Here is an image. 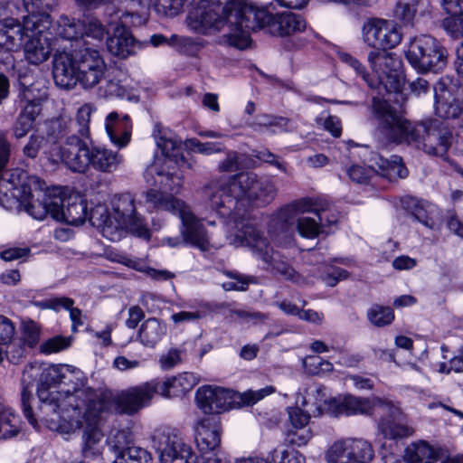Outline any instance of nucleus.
Returning <instances> with one entry per match:
<instances>
[{"label":"nucleus","instance_id":"f257e3e1","mask_svg":"<svg viewBox=\"0 0 463 463\" xmlns=\"http://www.w3.org/2000/svg\"><path fill=\"white\" fill-rule=\"evenodd\" d=\"M37 394L42 410L55 414L46 419L50 430L65 435L82 430V455L93 458L100 454L101 424L109 402L87 385L81 372L67 365H48L40 373Z\"/></svg>","mask_w":463,"mask_h":463},{"label":"nucleus","instance_id":"f03ea898","mask_svg":"<svg viewBox=\"0 0 463 463\" xmlns=\"http://www.w3.org/2000/svg\"><path fill=\"white\" fill-rule=\"evenodd\" d=\"M206 205L228 218L229 234L239 233L242 223L254 226L246 213L270 203L277 195L274 183L253 173H241L225 181H212L203 190Z\"/></svg>","mask_w":463,"mask_h":463},{"label":"nucleus","instance_id":"7ed1b4c3","mask_svg":"<svg viewBox=\"0 0 463 463\" xmlns=\"http://www.w3.org/2000/svg\"><path fill=\"white\" fill-rule=\"evenodd\" d=\"M225 28L228 32L222 36V43L244 50L251 43V31L265 29L271 35L285 37L303 32L306 21L291 12L272 14L247 0H230L226 2Z\"/></svg>","mask_w":463,"mask_h":463},{"label":"nucleus","instance_id":"20e7f679","mask_svg":"<svg viewBox=\"0 0 463 463\" xmlns=\"http://www.w3.org/2000/svg\"><path fill=\"white\" fill-rule=\"evenodd\" d=\"M373 116L384 137L395 144L406 143L430 156H443L451 145V133L439 119L413 126L386 100L373 99Z\"/></svg>","mask_w":463,"mask_h":463},{"label":"nucleus","instance_id":"39448f33","mask_svg":"<svg viewBox=\"0 0 463 463\" xmlns=\"http://www.w3.org/2000/svg\"><path fill=\"white\" fill-rule=\"evenodd\" d=\"M107 69L103 56L94 48L57 52L53 56V80L64 90H71L77 83L85 90L93 89L105 79Z\"/></svg>","mask_w":463,"mask_h":463},{"label":"nucleus","instance_id":"423d86ee","mask_svg":"<svg viewBox=\"0 0 463 463\" xmlns=\"http://www.w3.org/2000/svg\"><path fill=\"white\" fill-rule=\"evenodd\" d=\"M87 218L111 241H119L127 230L146 240L150 237V232L144 219L137 214L134 198L129 194L115 197L111 211L103 204L96 205Z\"/></svg>","mask_w":463,"mask_h":463},{"label":"nucleus","instance_id":"0eeeda50","mask_svg":"<svg viewBox=\"0 0 463 463\" xmlns=\"http://www.w3.org/2000/svg\"><path fill=\"white\" fill-rule=\"evenodd\" d=\"M145 202L153 210H162L178 216L182 222L181 237H167L164 243L170 247H179L189 243L204 250L209 245V237L200 220L183 200L174 196L148 190L145 193Z\"/></svg>","mask_w":463,"mask_h":463},{"label":"nucleus","instance_id":"6e6552de","mask_svg":"<svg viewBox=\"0 0 463 463\" xmlns=\"http://www.w3.org/2000/svg\"><path fill=\"white\" fill-rule=\"evenodd\" d=\"M2 203L8 210L24 209L33 219L42 221L48 214L52 217V208L61 205L62 188L52 187L43 192L41 180L33 176L26 184L12 185L11 199Z\"/></svg>","mask_w":463,"mask_h":463},{"label":"nucleus","instance_id":"1a4fd4ad","mask_svg":"<svg viewBox=\"0 0 463 463\" xmlns=\"http://www.w3.org/2000/svg\"><path fill=\"white\" fill-rule=\"evenodd\" d=\"M230 244L235 247H249L256 252L272 270L281 275L285 279L297 284H302L305 279L296 272L287 262L279 260V255L268 243L267 239L255 226L242 223L239 233L227 235Z\"/></svg>","mask_w":463,"mask_h":463},{"label":"nucleus","instance_id":"9d476101","mask_svg":"<svg viewBox=\"0 0 463 463\" xmlns=\"http://www.w3.org/2000/svg\"><path fill=\"white\" fill-rule=\"evenodd\" d=\"M317 409L320 412L323 410L327 411L334 416H351V415H367L373 411H378L379 409L392 411L397 414V410L392 402L380 399L378 397L362 398L351 394L327 398L326 389L319 386L316 389Z\"/></svg>","mask_w":463,"mask_h":463},{"label":"nucleus","instance_id":"9b49d317","mask_svg":"<svg viewBox=\"0 0 463 463\" xmlns=\"http://www.w3.org/2000/svg\"><path fill=\"white\" fill-rule=\"evenodd\" d=\"M404 55L410 65L418 73L439 72L447 64L448 53L438 41L430 35H420L410 40Z\"/></svg>","mask_w":463,"mask_h":463},{"label":"nucleus","instance_id":"f8f14e48","mask_svg":"<svg viewBox=\"0 0 463 463\" xmlns=\"http://www.w3.org/2000/svg\"><path fill=\"white\" fill-rule=\"evenodd\" d=\"M153 447L159 452L160 463H192L194 452L177 431L164 426L155 430Z\"/></svg>","mask_w":463,"mask_h":463},{"label":"nucleus","instance_id":"ddd939ff","mask_svg":"<svg viewBox=\"0 0 463 463\" xmlns=\"http://www.w3.org/2000/svg\"><path fill=\"white\" fill-rule=\"evenodd\" d=\"M34 20V26L32 31L24 33V56L28 62L38 65L47 61L52 52L56 48L57 38L51 31V21L45 16L43 23L37 24Z\"/></svg>","mask_w":463,"mask_h":463},{"label":"nucleus","instance_id":"4468645a","mask_svg":"<svg viewBox=\"0 0 463 463\" xmlns=\"http://www.w3.org/2000/svg\"><path fill=\"white\" fill-rule=\"evenodd\" d=\"M90 152L85 141L74 134L66 137L61 146L45 150L50 160L61 161L70 170L78 173H84L90 166Z\"/></svg>","mask_w":463,"mask_h":463},{"label":"nucleus","instance_id":"2eb2a0df","mask_svg":"<svg viewBox=\"0 0 463 463\" xmlns=\"http://www.w3.org/2000/svg\"><path fill=\"white\" fill-rule=\"evenodd\" d=\"M364 43L376 50H390L402 40L401 27L393 20L372 18L363 25Z\"/></svg>","mask_w":463,"mask_h":463},{"label":"nucleus","instance_id":"dca6fc26","mask_svg":"<svg viewBox=\"0 0 463 463\" xmlns=\"http://www.w3.org/2000/svg\"><path fill=\"white\" fill-rule=\"evenodd\" d=\"M437 115L455 118L463 111V86L457 79L444 76L434 86Z\"/></svg>","mask_w":463,"mask_h":463},{"label":"nucleus","instance_id":"f3484780","mask_svg":"<svg viewBox=\"0 0 463 463\" xmlns=\"http://www.w3.org/2000/svg\"><path fill=\"white\" fill-rule=\"evenodd\" d=\"M368 62L388 91L401 90L404 77L399 72L402 66L399 57L387 50H374L369 52Z\"/></svg>","mask_w":463,"mask_h":463},{"label":"nucleus","instance_id":"a211bd4d","mask_svg":"<svg viewBox=\"0 0 463 463\" xmlns=\"http://www.w3.org/2000/svg\"><path fill=\"white\" fill-rule=\"evenodd\" d=\"M197 406L205 414H218L239 406L236 392L218 386L204 385L195 393Z\"/></svg>","mask_w":463,"mask_h":463},{"label":"nucleus","instance_id":"6ab92c4d","mask_svg":"<svg viewBox=\"0 0 463 463\" xmlns=\"http://www.w3.org/2000/svg\"><path fill=\"white\" fill-rule=\"evenodd\" d=\"M156 393L160 394L158 380H152L121 392L117 402L124 412L132 414L148 406Z\"/></svg>","mask_w":463,"mask_h":463},{"label":"nucleus","instance_id":"aec40b11","mask_svg":"<svg viewBox=\"0 0 463 463\" xmlns=\"http://www.w3.org/2000/svg\"><path fill=\"white\" fill-rule=\"evenodd\" d=\"M144 176L149 185L159 187L162 190L153 189L154 191L159 192L164 195L173 196L172 194H164L163 191L178 194L183 187V175L179 171H175L173 165L167 167L159 165L158 162H154L147 166Z\"/></svg>","mask_w":463,"mask_h":463},{"label":"nucleus","instance_id":"412c9836","mask_svg":"<svg viewBox=\"0 0 463 463\" xmlns=\"http://www.w3.org/2000/svg\"><path fill=\"white\" fill-rule=\"evenodd\" d=\"M108 25L111 27L112 32L107 36L108 52L119 59H127L128 57L137 53L141 45L137 42L128 27L122 24L109 21Z\"/></svg>","mask_w":463,"mask_h":463},{"label":"nucleus","instance_id":"4be33fe9","mask_svg":"<svg viewBox=\"0 0 463 463\" xmlns=\"http://www.w3.org/2000/svg\"><path fill=\"white\" fill-rule=\"evenodd\" d=\"M194 440L202 452L213 451L221 443V426L218 420L211 417L198 420L194 426Z\"/></svg>","mask_w":463,"mask_h":463},{"label":"nucleus","instance_id":"5701e85b","mask_svg":"<svg viewBox=\"0 0 463 463\" xmlns=\"http://www.w3.org/2000/svg\"><path fill=\"white\" fill-rule=\"evenodd\" d=\"M156 146L160 149L164 158H157L155 162H158L159 165L165 166H171L176 164L179 166H183L185 164L183 156L178 154V140L174 135L166 129H162L159 125L155 127L153 132Z\"/></svg>","mask_w":463,"mask_h":463},{"label":"nucleus","instance_id":"b1692460","mask_svg":"<svg viewBox=\"0 0 463 463\" xmlns=\"http://www.w3.org/2000/svg\"><path fill=\"white\" fill-rule=\"evenodd\" d=\"M397 414L390 410L379 409L380 419L378 429L385 439H396L412 435L413 429L404 423V417L401 410L394 405Z\"/></svg>","mask_w":463,"mask_h":463},{"label":"nucleus","instance_id":"393cba45","mask_svg":"<svg viewBox=\"0 0 463 463\" xmlns=\"http://www.w3.org/2000/svg\"><path fill=\"white\" fill-rule=\"evenodd\" d=\"M200 381L201 377L192 372H184L165 381H158L160 395L165 398L182 396L189 392Z\"/></svg>","mask_w":463,"mask_h":463},{"label":"nucleus","instance_id":"a878e982","mask_svg":"<svg viewBox=\"0 0 463 463\" xmlns=\"http://www.w3.org/2000/svg\"><path fill=\"white\" fill-rule=\"evenodd\" d=\"M65 201L62 195L61 205L52 208V218L74 226L84 223L88 217L86 203L77 197L68 198L66 205Z\"/></svg>","mask_w":463,"mask_h":463},{"label":"nucleus","instance_id":"bb28decb","mask_svg":"<svg viewBox=\"0 0 463 463\" xmlns=\"http://www.w3.org/2000/svg\"><path fill=\"white\" fill-rule=\"evenodd\" d=\"M105 128L109 140L116 146L121 148L129 143L132 124L128 115L120 116L117 112L109 113L106 118Z\"/></svg>","mask_w":463,"mask_h":463},{"label":"nucleus","instance_id":"cd10ccee","mask_svg":"<svg viewBox=\"0 0 463 463\" xmlns=\"http://www.w3.org/2000/svg\"><path fill=\"white\" fill-rule=\"evenodd\" d=\"M33 19H24L22 24H8L0 28V47L13 51L24 43V33L32 31L34 26Z\"/></svg>","mask_w":463,"mask_h":463},{"label":"nucleus","instance_id":"c85d7f7f","mask_svg":"<svg viewBox=\"0 0 463 463\" xmlns=\"http://www.w3.org/2000/svg\"><path fill=\"white\" fill-rule=\"evenodd\" d=\"M123 160L122 155L118 152L106 147L94 146L90 152V165L102 173H112L118 169Z\"/></svg>","mask_w":463,"mask_h":463},{"label":"nucleus","instance_id":"c756f323","mask_svg":"<svg viewBox=\"0 0 463 463\" xmlns=\"http://www.w3.org/2000/svg\"><path fill=\"white\" fill-rule=\"evenodd\" d=\"M449 17L443 20L444 29L453 37L463 35V0H441Z\"/></svg>","mask_w":463,"mask_h":463},{"label":"nucleus","instance_id":"7c9ffc66","mask_svg":"<svg viewBox=\"0 0 463 463\" xmlns=\"http://www.w3.org/2000/svg\"><path fill=\"white\" fill-rule=\"evenodd\" d=\"M372 161L374 165V172L389 181L405 178L408 175L401 157L397 156H392V159H387L380 155H375Z\"/></svg>","mask_w":463,"mask_h":463},{"label":"nucleus","instance_id":"2f4dec72","mask_svg":"<svg viewBox=\"0 0 463 463\" xmlns=\"http://www.w3.org/2000/svg\"><path fill=\"white\" fill-rule=\"evenodd\" d=\"M166 325L157 318H148L142 325L138 332L141 344L146 347H155L165 335Z\"/></svg>","mask_w":463,"mask_h":463},{"label":"nucleus","instance_id":"473e14b6","mask_svg":"<svg viewBox=\"0 0 463 463\" xmlns=\"http://www.w3.org/2000/svg\"><path fill=\"white\" fill-rule=\"evenodd\" d=\"M71 128V119L68 116H61L48 121L46 124V142H49L50 146L46 150L54 146H61L59 143L69 137Z\"/></svg>","mask_w":463,"mask_h":463},{"label":"nucleus","instance_id":"72a5a7b5","mask_svg":"<svg viewBox=\"0 0 463 463\" xmlns=\"http://www.w3.org/2000/svg\"><path fill=\"white\" fill-rule=\"evenodd\" d=\"M305 458L297 450L283 449L273 450L270 460L261 457H249L237 458L234 463H304Z\"/></svg>","mask_w":463,"mask_h":463},{"label":"nucleus","instance_id":"f704fd0d","mask_svg":"<svg viewBox=\"0 0 463 463\" xmlns=\"http://www.w3.org/2000/svg\"><path fill=\"white\" fill-rule=\"evenodd\" d=\"M437 457V450L423 440L411 444L405 453L407 463H433Z\"/></svg>","mask_w":463,"mask_h":463},{"label":"nucleus","instance_id":"c9c22d12","mask_svg":"<svg viewBox=\"0 0 463 463\" xmlns=\"http://www.w3.org/2000/svg\"><path fill=\"white\" fill-rule=\"evenodd\" d=\"M352 463H370L374 450L370 441L363 438H346Z\"/></svg>","mask_w":463,"mask_h":463},{"label":"nucleus","instance_id":"e433bc0d","mask_svg":"<svg viewBox=\"0 0 463 463\" xmlns=\"http://www.w3.org/2000/svg\"><path fill=\"white\" fill-rule=\"evenodd\" d=\"M81 20L69 17L65 14L61 15L56 22V25H51V31L53 36H59L65 40H76L81 36Z\"/></svg>","mask_w":463,"mask_h":463},{"label":"nucleus","instance_id":"4c0bfd02","mask_svg":"<svg viewBox=\"0 0 463 463\" xmlns=\"http://www.w3.org/2000/svg\"><path fill=\"white\" fill-rule=\"evenodd\" d=\"M21 430V420L14 410L0 405V439L16 436Z\"/></svg>","mask_w":463,"mask_h":463},{"label":"nucleus","instance_id":"58836bf2","mask_svg":"<svg viewBox=\"0 0 463 463\" xmlns=\"http://www.w3.org/2000/svg\"><path fill=\"white\" fill-rule=\"evenodd\" d=\"M58 5V0H24V6L29 14L24 19H35L37 24L43 23L45 16L51 21V16L48 14Z\"/></svg>","mask_w":463,"mask_h":463},{"label":"nucleus","instance_id":"ea45409f","mask_svg":"<svg viewBox=\"0 0 463 463\" xmlns=\"http://www.w3.org/2000/svg\"><path fill=\"white\" fill-rule=\"evenodd\" d=\"M288 119L281 117H275L271 115H260L256 118L248 123V125L255 131L261 132L264 129L269 130L271 133L286 130Z\"/></svg>","mask_w":463,"mask_h":463},{"label":"nucleus","instance_id":"a19ab883","mask_svg":"<svg viewBox=\"0 0 463 463\" xmlns=\"http://www.w3.org/2000/svg\"><path fill=\"white\" fill-rule=\"evenodd\" d=\"M81 28L80 38H90L99 43H101L104 37L109 33L99 19L90 15L85 16L81 20Z\"/></svg>","mask_w":463,"mask_h":463},{"label":"nucleus","instance_id":"79ce46f5","mask_svg":"<svg viewBox=\"0 0 463 463\" xmlns=\"http://www.w3.org/2000/svg\"><path fill=\"white\" fill-rule=\"evenodd\" d=\"M346 438L334 441L325 453L326 463H352Z\"/></svg>","mask_w":463,"mask_h":463},{"label":"nucleus","instance_id":"37998d69","mask_svg":"<svg viewBox=\"0 0 463 463\" xmlns=\"http://www.w3.org/2000/svg\"><path fill=\"white\" fill-rule=\"evenodd\" d=\"M113 463H153L151 453L141 447H127L125 453L118 455Z\"/></svg>","mask_w":463,"mask_h":463},{"label":"nucleus","instance_id":"c03bdc74","mask_svg":"<svg viewBox=\"0 0 463 463\" xmlns=\"http://www.w3.org/2000/svg\"><path fill=\"white\" fill-rule=\"evenodd\" d=\"M298 213H314L322 222L324 217L322 213L329 210V203L321 200L303 198L291 203Z\"/></svg>","mask_w":463,"mask_h":463},{"label":"nucleus","instance_id":"a18cd8bd","mask_svg":"<svg viewBox=\"0 0 463 463\" xmlns=\"http://www.w3.org/2000/svg\"><path fill=\"white\" fill-rule=\"evenodd\" d=\"M367 318L374 326L382 327L392 324L394 313L389 307L373 305L367 311Z\"/></svg>","mask_w":463,"mask_h":463},{"label":"nucleus","instance_id":"49530a36","mask_svg":"<svg viewBox=\"0 0 463 463\" xmlns=\"http://www.w3.org/2000/svg\"><path fill=\"white\" fill-rule=\"evenodd\" d=\"M127 75L121 71H114L106 81L105 92L107 96L123 98L128 90L125 83Z\"/></svg>","mask_w":463,"mask_h":463},{"label":"nucleus","instance_id":"de8ad7c7","mask_svg":"<svg viewBox=\"0 0 463 463\" xmlns=\"http://www.w3.org/2000/svg\"><path fill=\"white\" fill-rule=\"evenodd\" d=\"M185 146L193 152H196L203 156H211L225 151V146L221 142H201L197 138L187 139L185 141Z\"/></svg>","mask_w":463,"mask_h":463},{"label":"nucleus","instance_id":"09e8293b","mask_svg":"<svg viewBox=\"0 0 463 463\" xmlns=\"http://www.w3.org/2000/svg\"><path fill=\"white\" fill-rule=\"evenodd\" d=\"M275 392V388L271 385H267L259 390H248L242 393L236 392V401L239 402V406L241 405H254L265 397L271 395Z\"/></svg>","mask_w":463,"mask_h":463},{"label":"nucleus","instance_id":"8fccbe9b","mask_svg":"<svg viewBox=\"0 0 463 463\" xmlns=\"http://www.w3.org/2000/svg\"><path fill=\"white\" fill-rule=\"evenodd\" d=\"M15 327L14 323L6 317L0 315V362L3 360L5 351L4 347L8 346L14 340Z\"/></svg>","mask_w":463,"mask_h":463},{"label":"nucleus","instance_id":"3c124183","mask_svg":"<svg viewBox=\"0 0 463 463\" xmlns=\"http://www.w3.org/2000/svg\"><path fill=\"white\" fill-rule=\"evenodd\" d=\"M226 275L232 279L222 284V288L227 291H245L247 290L250 284L257 282L254 277L247 276L238 272L230 271L227 272Z\"/></svg>","mask_w":463,"mask_h":463},{"label":"nucleus","instance_id":"603ef678","mask_svg":"<svg viewBox=\"0 0 463 463\" xmlns=\"http://www.w3.org/2000/svg\"><path fill=\"white\" fill-rule=\"evenodd\" d=\"M320 230V223L312 218L300 217L297 219V231L303 238L315 239L319 235Z\"/></svg>","mask_w":463,"mask_h":463},{"label":"nucleus","instance_id":"864d4df0","mask_svg":"<svg viewBox=\"0 0 463 463\" xmlns=\"http://www.w3.org/2000/svg\"><path fill=\"white\" fill-rule=\"evenodd\" d=\"M416 6L415 0H399L393 10V14L395 18L404 23H411L416 14Z\"/></svg>","mask_w":463,"mask_h":463},{"label":"nucleus","instance_id":"5fc2aeb1","mask_svg":"<svg viewBox=\"0 0 463 463\" xmlns=\"http://www.w3.org/2000/svg\"><path fill=\"white\" fill-rule=\"evenodd\" d=\"M287 412L292 428L295 430L306 429L310 420L308 411H304L299 406H291L287 408Z\"/></svg>","mask_w":463,"mask_h":463},{"label":"nucleus","instance_id":"6e6d98bb","mask_svg":"<svg viewBox=\"0 0 463 463\" xmlns=\"http://www.w3.org/2000/svg\"><path fill=\"white\" fill-rule=\"evenodd\" d=\"M93 111L94 108L90 104L82 105L77 111L76 122L79 126L78 132L82 137L89 136V124Z\"/></svg>","mask_w":463,"mask_h":463},{"label":"nucleus","instance_id":"4d7b16f0","mask_svg":"<svg viewBox=\"0 0 463 463\" xmlns=\"http://www.w3.org/2000/svg\"><path fill=\"white\" fill-rule=\"evenodd\" d=\"M346 173L352 181L357 184H365L375 173L374 165L369 167L354 165L349 167Z\"/></svg>","mask_w":463,"mask_h":463},{"label":"nucleus","instance_id":"13d9d810","mask_svg":"<svg viewBox=\"0 0 463 463\" xmlns=\"http://www.w3.org/2000/svg\"><path fill=\"white\" fill-rule=\"evenodd\" d=\"M128 443V435L124 430H117L108 439L109 447L114 452L115 458L121 455V453H125L127 447H130Z\"/></svg>","mask_w":463,"mask_h":463},{"label":"nucleus","instance_id":"bf43d9fd","mask_svg":"<svg viewBox=\"0 0 463 463\" xmlns=\"http://www.w3.org/2000/svg\"><path fill=\"white\" fill-rule=\"evenodd\" d=\"M118 24H122L124 26L131 25V26H140L145 24L148 19L147 14L146 12H137V11H125L119 16H118Z\"/></svg>","mask_w":463,"mask_h":463},{"label":"nucleus","instance_id":"052dcab7","mask_svg":"<svg viewBox=\"0 0 463 463\" xmlns=\"http://www.w3.org/2000/svg\"><path fill=\"white\" fill-rule=\"evenodd\" d=\"M50 143L41 136L32 135L28 143L24 147V154L30 158H35L41 148L44 147V151L49 147Z\"/></svg>","mask_w":463,"mask_h":463},{"label":"nucleus","instance_id":"680f3d73","mask_svg":"<svg viewBox=\"0 0 463 463\" xmlns=\"http://www.w3.org/2000/svg\"><path fill=\"white\" fill-rule=\"evenodd\" d=\"M69 345V339L57 335L43 342L40 346V350L43 354H50L62 351Z\"/></svg>","mask_w":463,"mask_h":463},{"label":"nucleus","instance_id":"e2e57ef3","mask_svg":"<svg viewBox=\"0 0 463 463\" xmlns=\"http://www.w3.org/2000/svg\"><path fill=\"white\" fill-rule=\"evenodd\" d=\"M183 352L176 348L169 349L162 354L159 359V364L163 370H170L182 362Z\"/></svg>","mask_w":463,"mask_h":463},{"label":"nucleus","instance_id":"0e129e2a","mask_svg":"<svg viewBox=\"0 0 463 463\" xmlns=\"http://www.w3.org/2000/svg\"><path fill=\"white\" fill-rule=\"evenodd\" d=\"M73 304V299L67 297L54 298L34 303L36 307L42 309H53L55 311H59L61 307H70Z\"/></svg>","mask_w":463,"mask_h":463},{"label":"nucleus","instance_id":"69168bd1","mask_svg":"<svg viewBox=\"0 0 463 463\" xmlns=\"http://www.w3.org/2000/svg\"><path fill=\"white\" fill-rule=\"evenodd\" d=\"M298 213L295 211L292 204H288L281 208L276 214L275 220L277 224H280L281 227L287 228L288 226L293 225L297 221Z\"/></svg>","mask_w":463,"mask_h":463},{"label":"nucleus","instance_id":"338daca9","mask_svg":"<svg viewBox=\"0 0 463 463\" xmlns=\"http://www.w3.org/2000/svg\"><path fill=\"white\" fill-rule=\"evenodd\" d=\"M40 339V327L30 320L24 323V340L30 346L33 347Z\"/></svg>","mask_w":463,"mask_h":463},{"label":"nucleus","instance_id":"774afa93","mask_svg":"<svg viewBox=\"0 0 463 463\" xmlns=\"http://www.w3.org/2000/svg\"><path fill=\"white\" fill-rule=\"evenodd\" d=\"M288 441L298 447L305 446L312 438V432L309 429L295 430L288 432Z\"/></svg>","mask_w":463,"mask_h":463}]
</instances>
